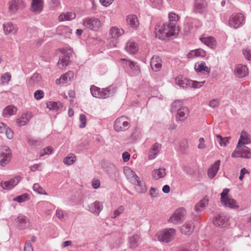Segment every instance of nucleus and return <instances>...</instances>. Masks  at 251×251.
Masks as SVG:
<instances>
[{
	"label": "nucleus",
	"mask_w": 251,
	"mask_h": 251,
	"mask_svg": "<svg viewBox=\"0 0 251 251\" xmlns=\"http://www.w3.org/2000/svg\"><path fill=\"white\" fill-rule=\"evenodd\" d=\"M156 37L161 40L174 36L178 34L179 29L175 23H168L155 27Z\"/></svg>",
	"instance_id": "f257e3e1"
},
{
	"label": "nucleus",
	"mask_w": 251,
	"mask_h": 251,
	"mask_svg": "<svg viewBox=\"0 0 251 251\" xmlns=\"http://www.w3.org/2000/svg\"><path fill=\"white\" fill-rule=\"evenodd\" d=\"M92 95L98 99H107L112 96L116 92V88L110 86L106 88H100L95 85H92L90 88Z\"/></svg>",
	"instance_id": "f03ea898"
},
{
	"label": "nucleus",
	"mask_w": 251,
	"mask_h": 251,
	"mask_svg": "<svg viewBox=\"0 0 251 251\" xmlns=\"http://www.w3.org/2000/svg\"><path fill=\"white\" fill-rule=\"evenodd\" d=\"M176 231V229L172 228L164 229L159 234L158 239L160 242L169 243L174 238Z\"/></svg>",
	"instance_id": "7ed1b4c3"
},
{
	"label": "nucleus",
	"mask_w": 251,
	"mask_h": 251,
	"mask_svg": "<svg viewBox=\"0 0 251 251\" xmlns=\"http://www.w3.org/2000/svg\"><path fill=\"white\" fill-rule=\"evenodd\" d=\"M232 157H243L245 158H251V151L247 147L243 145H240L238 148V146L234 152L231 154Z\"/></svg>",
	"instance_id": "20e7f679"
},
{
	"label": "nucleus",
	"mask_w": 251,
	"mask_h": 251,
	"mask_svg": "<svg viewBox=\"0 0 251 251\" xmlns=\"http://www.w3.org/2000/svg\"><path fill=\"white\" fill-rule=\"evenodd\" d=\"M244 16L241 13L233 14L229 19V25L234 29H237L241 26L244 21Z\"/></svg>",
	"instance_id": "39448f33"
},
{
	"label": "nucleus",
	"mask_w": 251,
	"mask_h": 251,
	"mask_svg": "<svg viewBox=\"0 0 251 251\" xmlns=\"http://www.w3.org/2000/svg\"><path fill=\"white\" fill-rule=\"evenodd\" d=\"M101 25L100 21L95 17L86 18L83 20L84 26L92 30H98Z\"/></svg>",
	"instance_id": "423d86ee"
},
{
	"label": "nucleus",
	"mask_w": 251,
	"mask_h": 251,
	"mask_svg": "<svg viewBox=\"0 0 251 251\" xmlns=\"http://www.w3.org/2000/svg\"><path fill=\"white\" fill-rule=\"evenodd\" d=\"M128 118L125 116L118 118L114 122V129L117 132L127 130L129 127V123L126 121Z\"/></svg>",
	"instance_id": "0eeeda50"
},
{
	"label": "nucleus",
	"mask_w": 251,
	"mask_h": 251,
	"mask_svg": "<svg viewBox=\"0 0 251 251\" xmlns=\"http://www.w3.org/2000/svg\"><path fill=\"white\" fill-rule=\"evenodd\" d=\"M72 50L71 49H64L61 50V54L59 55L58 61L59 66L62 65V67L67 66L70 62V56L72 55ZM61 68L60 66H59Z\"/></svg>",
	"instance_id": "6e6552de"
},
{
	"label": "nucleus",
	"mask_w": 251,
	"mask_h": 251,
	"mask_svg": "<svg viewBox=\"0 0 251 251\" xmlns=\"http://www.w3.org/2000/svg\"><path fill=\"white\" fill-rule=\"evenodd\" d=\"M185 214V210L184 208L181 207L177 209L168 220L169 223L175 224L181 223L183 221Z\"/></svg>",
	"instance_id": "1a4fd4ad"
},
{
	"label": "nucleus",
	"mask_w": 251,
	"mask_h": 251,
	"mask_svg": "<svg viewBox=\"0 0 251 251\" xmlns=\"http://www.w3.org/2000/svg\"><path fill=\"white\" fill-rule=\"evenodd\" d=\"M11 153L10 149L7 146H4L0 149V165L4 166L6 165L11 158Z\"/></svg>",
	"instance_id": "9d476101"
},
{
	"label": "nucleus",
	"mask_w": 251,
	"mask_h": 251,
	"mask_svg": "<svg viewBox=\"0 0 251 251\" xmlns=\"http://www.w3.org/2000/svg\"><path fill=\"white\" fill-rule=\"evenodd\" d=\"M25 7V2L22 0H11L8 2V11L12 14L22 10Z\"/></svg>",
	"instance_id": "9b49d317"
},
{
	"label": "nucleus",
	"mask_w": 251,
	"mask_h": 251,
	"mask_svg": "<svg viewBox=\"0 0 251 251\" xmlns=\"http://www.w3.org/2000/svg\"><path fill=\"white\" fill-rule=\"evenodd\" d=\"M21 180V177L17 176L14 178L11 179L9 181L1 182L0 186L5 190L12 189L14 186H16Z\"/></svg>",
	"instance_id": "f8f14e48"
},
{
	"label": "nucleus",
	"mask_w": 251,
	"mask_h": 251,
	"mask_svg": "<svg viewBox=\"0 0 251 251\" xmlns=\"http://www.w3.org/2000/svg\"><path fill=\"white\" fill-rule=\"evenodd\" d=\"M213 224L217 226L224 227L228 225V219L225 215L219 214L215 217Z\"/></svg>",
	"instance_id": "ddd939ff"
},
{
	"label": "nucleus",
	"mask_w": 251,
	"mask_h": 251,
	"mask_svg": "<svg viewBox=\"0 0 251 251\" xmlns=\"http://www.w3.org/2000/svg\"><path fill=\"white\" fill-rule=\"evenodd\" d=\"M207 6L205 0H194V9L196 12L203 13L205 11Z\"/></svg>",
	"instance_id": "4468645a"
},
{
	"label": "nucleus",
	"mask_w": 251,
	"mask_h": 251,
	"mask_svg": "<svg viewBox=\"0 0 251 251\" xmlns=\"http://www.w3.org/2000/svg\"><path fill=\"white\" fill-rule=\"evenodd\" d=\"M131 183L136 186V190L139 193H144L147 191L145 182L143 180H141L138 176Z\"/></svg>",
	"instance_id": "2eb2a0df"
},
{
	"label": "nucleus",
	"mask_w": 251,
	"mask_h": 251,
	"mask_svg": "<svg viewBox=\"0 0 251 251\" xmlns=\"http://www.w3.org/2000/svg\"><path fill=\"white\" fill-rule=\"evenodd\" d=\"M161 145L158 143H155L152 145L148 153V159L149 160H152L155 158L161 150Z\"/></svg>",
	"instance_id": "dca6fc26"
},
{
	"label": "nucleus",
	"mask_w": 251,
	"mask_h": 251,
	"mask_svg": "<svg viewBox=\"0 0 251 251\" xmlns=\"http://www.w3.org/2000/svg\"><path fill=\"white\" fill-rule=\"evenodd\" d=\"M32 114L30 112L23 113L19 118L16 120L17 124L19 126H24L32 118Z\"/></svg>",
	"instance_id": "f3484780"
},
{
	"label": "nucleus",
	"mask_w": 251,
	"mask_h": 251,
	"mask_svg": "<svg viewBox=\"0 0 251 251\" xmlns=\"http://www.w3.org/2000/svg\"><path fill=\"white\" fill-rule=\"evenodd\" d=\"M103 209V205L99 201H95L89 205V211L94 214L99 215Z\"/></svg>",
	"instance_id": "a211bd4d"
},
{
	"label": "nucleus",
	"mask_w": 251,
	"mask_h": 251,
	"mask_svg": "<svg viewBox=\"0 0 251 251\" xmlns=\"http://www.w3.org/2000/svg\"><path fill=\"white\" fill-rule=\"evenodd\" d=\"M234 72L235 75L240 78L246 76L249 74L246 66L241 64H239L236 67Z\"/></svg>",
	"instance_id": "6ab92c4d"
},
{
	"label": "nucleus",
	"mask_w": 251,
	"mask_h": 251,
	"mask_svg": "<svg viewBox=\"0 0 251 251\" xmlns=\"http://www.w3.org/2000/svg\"><path fill=\"white\" fill-rule=\"evenodd\" d=\"M43 0H32L30 9L33 12L40 13L43 9Z\"/></svg>",
	"instance_id": "aec40b11"
},
{
	"label": "nucleus",
	"mask_w": 251,
	"mask_h": 251,
	"mask_svg": "<svg viewBox=\"0 0 251 251\" xmlns=\"http://www.w3.org/2000/svg\"><path fill=\"white\" fill-rule=\"evenodd\" d=\"M151 66L155 72L159 71L162 67L161 59L157 55L153 56L151 60Z\"/></svg>",
	"instance_id": "412c9836"
},
{
	"label": "nucleus",
	"mask_w": 251,
	"mask_h": 251,
	"mask_svg": "<svg viewBox=\"0 0 251 251\" xmlns=\"http://www.w3.org/2000/svg\"><path fill=\"white\" fill-rule=\"evenodd\" d=\"M15 220L18 227L21 229L25 228L29 225L28 219L25 216L20 215Z\"/></svg>",
	"instance_id": "4be33fe9"
},
{
	"label": "nucleus",
	"mask_w": 251,
	"mask_h": 251,
	"mask_svg": "<svg viewBox=\"0 0 251 251\" xmlns=\"http://www.w3.org/2000/svg\"><path fill=\"white\" fill-rule=\"evenodd\" d=\"M201 41L211 49H215L217 46V43L215 39L212 36L201 37Z\"/></svg>",
	"instance_id": "5701e85b"
},
{
	"label": "nucleus",
	"mask_w": 251,
	"mask_h": 251,
	"mask_svg": "<svg viewBox=\"0 0 251 251\" xmlns=\"http://www.w3.org/2000/svg\"><path fill=\"white\" fill-rule=\"evenodd\" d=\"M195 69L197 72L202 74H209L210 72V69L206 65L205 63L203 61L196 63L195 65Z\"/></svg>",
	"instance_id": "b1692460"
},
{
	"label": "nucleus",
	"mask_w": 251,
	"mask_h": 251,
	"mask_svg": "<svg viewBox=\"0 0 251 251\" xmlns=\"http://www.w3.org/2000/svg\"><path fill=\"white\" fill-rule=\"evenodd\" d=\"M74 77V73L73 72L69 71L66 74L62 75L60 78L57 79L55 81L56 84H60L61 83H66L70 81Z\"/></svg>",
	"instance_id": "393cba45"
},
{
	"label": "nucleus",
	"mask_w": 251,
	"mask_h": 251,
	"mask_svg": "<svg viewBox=\"0 0 251 251\" xmlns=\"http://www.w3.org/2000/svg\"><path fill=\"white\" fill-rule=\"evenodd\" d=\"M209 200L207 197H204L195 206V211L197 213L202 211L205 207L208 205Z\"/></svg>",
	"instance_id": "a878e982"
},
{
	"label": "nucleus",
	"mask_w": 251,
	"mask_h": 251,
	"mask_svg": "<svg viewBox=\"0 0 251 251\" xmlns=\"http://www.w3.org/2000/svg\"><path fill=\"white\" fill-rule=\"evenodd\" d=\"M176 112V120L180 122L184 121L189 115L188 109L185 106L182 107Z\"/></svg>",
	"instance_id": "bb28decb"
},
{
	"label": "nucleus",
	"mask_w": 251,
	"mask_h": 251,
	"mask_svg": "<svg viewBox=\"0 0 251 251\" xmlns=\"http://www.w3.org/2000/svg\"><path fill=\"white\" fill-rule=\"evenodd\" d=\"M221 161L218 160L215 162L213 165L208 170V176L210 178H213L217 174Z\"/></svg>",
	"instance_id": "cd10ccee"
},
{
	"label": "nucleus",
	"mask_w": 251,
	"mask_h": 251,
	"mask_svg": "<svg viewBox=\"0 0 251 251\" xmlns=\"http://www.w3.org/2000/svg\"><path fill=\"white\" fill-rule=\"evenodd\" d=\"M124 173L126 178L131 183H132L135 178H137L138 176L128 167H126L124 168Z\"/></svg>",
	"instance_id": "c85d7f7f"
},
{
	"label": "nucleus",
	"mask_w": 251,
	"mask_h": 251,
	"mask_svg": "<svg viewBox=\"0 0 251 251\" xmlns=\"http://www.w3.org/2000/svg\"><path fill=\"white\" fill-rule=\"evenodd\" d=\"M17 111V108L14 105H8L2 110V116L5 118H8L15 115Z\"/></svg>",
	"instance_id": "c756f323"
},
{
	"label": "nucleus",
	"mask_w": 251,
	"mask_h": 251,
	"mask_svg": "<svg viewBox=\"0 0 251 251\" xmlns=\"http://www.w3.org/2000/svg\"><path fill=\"white\" fill-rule=\"evenodd\" d=\"M126 22L131 27L136 28L139 25L137 17L135 15H129L126 17Z\"/></svg>",
	"instance_id": "7c9ffc66"
},
{
	"label": "nucleus",
	"mask_w": 251,
	"mask_h": 251,
	"mask_svg": "<svg viewBox=\"0 0 251 251\" xmlns=\"http://www.w3.org/2000/svg\"><path fill=\"white\" fill-rule=\"evenodd\" d=\"M41 76L37 73H34L28 80V84L31 86L39 85L41 82Z\"/></svg>",
	"instance_id": "2f4dec72"
},
{
	"label": "nucleus",
	"mask_w": 251,
	"mask_h": 251,
	"mask_svg": "<svg viewBox=\"0 0 251 251\" xmlns=\"http://www.w3.org/2000/svg\"><path fill=\"white\" fill-rule=\"evenodd\" d=\"M194 225L193 222H189L186 223L181 227V232L183 234H191L194 229Z\"/></svg>",
	"instance_id": "473e14b6"
},
{
	"label": "nucleus",
	"mask_w": 251,
	"mask_h": 251,
	"mask_svg": "<svg viewBox=\"0 0 251 251\" xmlns=\"http://www.w3.org/2000/svg\"><path fill=\"white\" fill-rule=\"evenodd\" d=\"M175 83L181 88H186L190 87V80H188L181 76H177L175 79Z\"/></svg>",
	"instance_id": "72a5a7b5"
},
{
	"label": "nucleus",
	"mask_w": 251,
	"mask_h": 251,
	"mask_svg": "<svg viewBox=\"0 0 251 251\" xmlns=\"http://www.w3.org/2000/svg\"><path fill=\"white\" fill-rule=\"evenodd\" d=\"M122 60L125 61V65L129 67L134 73L138 74L140 72L139 66L136 62L126 59H123Z\"/></svg>",
	"instance_id": "f704fd0d"
},
{
	"label": "nucleus",
	"mask_w": 251,
	"mask_h": 251,
	"mask_svg": "<svg viewBox=\"0 0 251 251\" xmlns=\"http://www.w3.org/2000/svg\"><path fill=\"white\" fill-rule=\"evenodd\" d=\"M3 30L5 34H15L17 32V28L11 23L3 24Z\"/></svg>",
	"instance_id": "c9c22d12"
},
{
	"label": "nucleus",
	"mask_w": 251,
	"mask_h": 251,
	"mask_svg": "<svg viewBox=\"0 0 251 251\" xmlns=\"http://www.w3.org/2000/svg\"><path fill=\"white\" fill-rule=\"evenodd\" d=\"M75 17V13L72 12H67L61 14L58 17V20L60 22L71 21L74 19Z\"/></svg>",
	"instance_id": "e433bc0d"
},
{
	"label": "nucleus",
	"mask_w": 251,
	"mask_h": 251,
	"mask_svg": "<svg viewBox=\"0 0 251 251\" xmlns=\"http://www.w3.org/2000/svg\"><path fill=\"white\" fill-rule=\"evenodd\" d=\"M250 142L251 140L249 137L248 134L246 132L243 131L241 132L240 138L237 144L238 148L240 147V145L248 144Z\"/></svg>",
	"instance_id": "4c0bfd02"
},
{
	"label": "nucleus",
	"mask_w": 251,
	"mask_h": 251,
	"mask_svg": "<svg viewBox=\"0 0 251 251\" xmlns=\"http://www.w3.org/2000/svg\"><path fill=\"white\" fill-rule=\"evenodd\" d=\"M205 51L201 49H198L191 50L188 54V56L190 58L194 57H203L205 56Z\"/></svg>",
	"instance_id": "58836bf2"
},
{
	"label": "nucleus",
	"mask_w": 251,
	"mask_h": 251,
	"mask_svg": "<svg viewBox=\"0 0 251 251\" xmlns=\"http://www.w3.org/2000/svg\"><path fill=\"white\" fill-rule=\"evenodd\" d=\"M166 175V170L164 168H159L153 171L152 177L155 179H159L164 177Z\"/></svg>",
	"instance_id": "ea45409f"
},
{
	"label": "nucleus",
	"mask_w": 251,
	"mask_h": 251,
	"mask_svg": "<svg viewBox=\"0 0 251 251\" xmlns=\"http://www.w3.org/2000/svg\"><path fill=\"white\" fill-rule=\"evenodd\" d=\"M124 30L122 28H119L113 26L110 29V34L113 38L117 39L124 33Z\"/></svg>",
	"instance_id": "a19ab883"
},
{
	"label": "nucleus",
	"mask_w": 251,
	"mask_h": 251,
	"mask_svg": "<svg viewBox=\"0 0 251 251\" xmlns=\"http://www.w3.org/2000/svg\"><path fill=\"white\" fill-rule=\"evenodd\" d=\"M128 242L130 248H136L141 242V238L138 235H134L129 238Z\"/></svg>",
	"instance_id": "79ce46f5"
},
{
	"label": "nucleus",
	"mask_w": 251,
	"mask_h": 251,
	"mask_svg": "<svg viewBox=\"0 0 251 251\" xmlns=\"http://www.w3.org/2000/svg\"><path fill=\"white\" fill-rule=\"evenodd\" d=\"M126 50L127 52L130 54H134L138 50V48L136 44L132 41H128L125 47Z\"/></svg>",
	"instance_id": "37998d69"
},
{
	"label": "nucleus",
	"mask_w": 251,
	"mask_h": 251,
	"mask_svg": "<svg viewBox=\"0 0 251 251\" xmlns=\"http://www.w3.org/2000/svg\"><path fill=\"white\" fill-rule=\"evenodd\" d=\"M224 205L232 209H237L239 207V205L236 200L233 199L229 198L226 201L222 203Z\"/></svg>",
	"instance_id": "c03bdc74"
},
{
	"label": "nucleus",
	"mask_w": 251,
	"mask_h": 251,
	"mask_svg": "<svg viewBox=\"0 0 251 251\" xmlns=\"http://www.w3.org/2000/svg\"><path fill=\"white\" fill-rule=\"evenodd\" d=\"M62 107V104L60 102L50 101L47 103V107L55 112L58 111Z\"/></svg>",
	"instance_id": "a18cd8bd"
},
{
	"label": "nucleus",
	"mask_w": 251,
	"mask_h": 251,
	"mask_svg": "<svg viewBox=\"0 0 251 251\" xmlns=\"http://www.w3.org/2000/svg\"><path fill=\"white\" fill-rule=\"evenodd\" d=\"M184 107L182 106V102L181 100H176L171 105V111L172 113L176 112Z\"/></svg>",
	"instance_id": "49530a36"
},
{
	"label": "nucleus",
	"mask_w": 251,
	"mask_h": 251,
	"mask_svg": "<svg viewBox=\"0 0 251 251\" xmlns=\"http://www.w3.org/2000/svg\"><path fill=\"white\" fill-rule=\"evenodd\" d=\"M216 141L220 144L222 147H225L226 146L227 143L228 142L229 139L230 137L223 138L220 135H217L216 136Z\"/></svg>",
	"instance_id": "de8ad7c7"
},
{
	"label": "nucleus",
	"mask_w": 251,
	"mask_h": 251,
	"mask_svg": "<svg viewBox=\"0 0 251 251\" xmlns=\"http://www.w3.org/2000/svg\"><path fill=\"white\" fill-rule=\"evenodd\" d=\"M29 199V195L27 193H25L14 198L13 201H17L19 203H22L28 201Z\"/></svg>",
	"instance_id": "09e8293b"
},
{
	"label": "nucleus",
	"mask_w": 251,
	"mask_h": 251,
	"mask_svg": "<svg viewBox=\"0 0 251 251\" xmlns=\"http://www.w3.org/2000/svg\"><path fill=\"white\" fill-rule=\"evenodd\" d=\"M76 157L72 154L70 156H66L63 159V162L67 165H71L75 162Z\"/></svg>",
	"instance_id": "8fccbe9b"
},
{
	"label": "nucleus",
	"mask_w": 251,
	"mask_h": 251,
	"mask_svg": "<svg viewBox=\"0 0 251 251\" xmlns=\"http://www.w3.org/2000/svg\"><path fill=\"white\" fill-rule=\"evenodd\" d=\"M56 216L61 221H64L68 218V214L61 209L56 210Z\"/></svg>",
	"instance_id": "3c124183"
},
{
	"label": "nucleus",
	"mask_w": 251,
	"mask_h": 251,
	"mask_svg": "<svg viewBox=\"0 0 251 251\" xmlns=\"http://www.w3.org/2000/svg\"><path fill=\"white\" fill-rule=\"evenodd\" d=\"M33 190L34 192L37 193L38 194L41 195H47V193L44 190V189L41 187L38 183H35L33 185Z\"/></svg>",
	"instance_id": "603ef678"
},
{
	"label": "nucleus",
	"mask_w": 251,
	"mask_h": 251,
	"mask_svg": "<svg viewBox=\"0 0 251 251\" xmlns=\"http://www.w3.org/2000/svg\"><path fill=\"white\" fill-rule=\"evenodd\" d=\"M229 192V189L228 188H225L223 190V192L221 194V202L226 201L227 199L229 198L228 194Z\"/></svg>",
	"instance_id": "864d4df0"
},
{
	"label": "nucleus",
	"mask_w": 251,
	"mask_h": 251,
	"mask_svg": "<svg viewBox=\"0 0 251 251\" xmlns=\"http://www.w3.org/2000/svg\"><path fill=\"white\" fill-rule=\"evenodd\" d=\"M205 83V81H197L190 80V87L194 88H199L201 87Z\"/></svg>",
	"instance_id": "5fc2aeb1"
},
{
	"label": "nucleus",
	"mask_w": 251,
	"mask_h": 251,
	"mask_svg": "<svg viewBox=\"0 0 251 251\" xmlns=\"http://www.w3.org/2000/svg\"><path fill=\"white\" fill-rule=\"evenodd\" d=\"M53 151V148L51 146H49L43 149L40 152V156H43L46 154H50Z\"/></svg>",
	"instance_id": "6e6d98bb"
},
{
	"label": "nucleus",
	"mask_w": 251,
	"mask_h": 251,
	"mask_svg": "<svg viewBox=\"0 0 251 251\" xmlns=\"http://www.w3.org/2000/svg\"><path fill=\"white\" fill-rule=\"evenodd\" d=\"M11 79V75L9 73H6L1 77V81L3 84H7Z\"/></svg>",
	"instance_id": "4d7b16f0"
},
{
	"label": "nucleus",
	"mask_w": 251,
	"mask_h": 251,
	"mask_svg": "<svg viewBox=\"0 0 251 251\" xmlns=\"http://www.w3.org/2000/svg\"><path fill=\"white\" fill-rule=\"evenodd\" d=\"M168 17L170 21L169 23H174V22H176L179 19L178 15L173 12L170 13Z\"/></svg>",
	"instance_id": "13d9d810"
},
{
	"label": "nucleus",
	"mask_w": 251,
	"mask_h": 251,
	"mask_svg": "<svg viewBox=\"0 0 251 251\" xmlns=\"http://www.w3.org/2000/svg\"><path fill=\"white\" fill-rule=\"evenodd\" d=\"M79 121L81 122L79 127L83 128L85 127L87 122L86 116L82 114H80L79 116Z\"/></svg>",
	"instance_id": "bf43d9fd"
},
{
	"label": "nucleus",
	"mask_w": 251,
	"mask_h": 251,
	"mask_svg": "<svg viewBox=\"0 0 251 251\" xmlns=\"http://www.w3.org/2000/svg\"><path fill=\"white\" fill-rule=\"evenodd\" d=\"M220 100L219 99H214L210 101L209 105L211 107L214 108L219 106V105L220 104Z\"/></svg>",
	"instance_id": "052dcab7"
},
{
	"label": "nucleus",
	"mask_w": 251,
	"mask_h": 251,
	"mask_svg": "<svg viewBox=\"0 0 251 251\" xmlns=\"http://www.w3.org/2000/svg\"><path fill=\"white\" fill-rule=\"evenodd\" d=\"M243 53L247 59L251 60V50L248 48L244 49L243 50Z\"/></svg>",
	"instance_id": "680f3d73"
},
{
	"label": "nucleus",
	"mask_w": 251,
	"mask_h": 251,
	"mask_svg": "<svg viewBox=\"0 0 251 251\" xmlns=\"http://www.w3.org/2000/svg\"><path fill=\"white\" fill-rule=\"evenodd\" d=\"M34 98L37 100H40L44 97V92L42 90H37L34 94Z\"/></svg>",
	"instance_id": "e2e57ef3"
},
{
	"label": "nucleus",
	"mask_w": 251,
	"mask_h": 251,
	"mask_svg": "<svg viewBox=\"0 0 251 251\" xmlns=\"http://www.w3.org/2000/svg\"><path fill=\"white\" fill-rule=\"evenodd\" d=\"M5 134L8 139H12L13 137V132L12 129L8 127H6V129L4 131Z\"/></svg>",
	"instance_id": "0e129e2a"
},
{
	"label": "nucleus",
	"mask_w": 251,
	"mask_h": 251,
	"mask_svg": "<svg viewBox=\"0 0 251 251\" xmlns=\"http://www.w3.org/2000/svg\"><path fill=\"white\" fill-rule=\"evenodd\" d=\"M24 251H33V247L29 241H27L24 246Z\"/></svg>",
	"instance_id": "69168bd1"
},
{
	"label": "nucleus",
	"mask_w": 251,
	"mask_h": 251,
	"mask_svg": "<svg viewBox=\"0 0 251 251\" xmlns=\"http://www.w3.org/2000/svg\"><path fill=\"white\" fill-rule=\"evenodd\" d=\"M153 6L159 8L162 3V0H150Z\"/></svg>",
	"instance_id": "338daca9"
},
{
	"label": "nucleus",
	"mask_w": 251,
	"mask_h": 251,
	"mask_svg": "<svg viewBox=\"0 0 251 251\" xmlns=\"http://www.w3.org/2000/svg\"><path fill=\"white\" fill-rule=\"evenodd\" d=\"M124 211V207L123 206H119L118 209L114 212V218H116L117 216L121 214Z\"/></svg>",
	"instance_id": "774afa93"
}]
</instances>
